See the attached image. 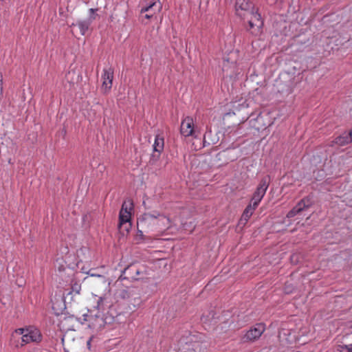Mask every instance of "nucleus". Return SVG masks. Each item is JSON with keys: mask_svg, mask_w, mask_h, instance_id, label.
I'll use <instances>...</instances> for the list:
<instances>
[{"mask_svg": "<svg viewBox=\"0 0 352 352\" xmlns=\"http://www.w3.org/2000/svg\"><path fill=\"white\" fill-rule=\"evenodd\" d=\"M258 206L250 203L245 208L240 219L239 223L245 225L252 217Z\"/></svg>", "mask_w": 352, "mask_h": 352, "instance_id": "14", "label": "nucleus"}, {"mask_svg": "<svg viewBox=\"0 0 352 352\" xmlns=\"http://www.w3.org/2000/svg\"><path fill=\"white\" fill-rule=\"evenodd\" d=\"M181 134L185 137L191 136L194 133V121L190 117L185 118L181 124Z\"/></svg>", "mask_w": 352, "mask_h": 352, "instance_id": "10", "label": "nucleus"}, {"mask_svg": "<svg viewBox=\"0 0 352 352\" xmlns=\"http://www.w3.org/2000/svg\"><path fill=\"white\" fill-rule=\"evenodd\" d=\"M352 142V130H351L349 132H344L342 134H341L340 136L335 138L333 140H332L329 144V146H344L346 144H348L349 143Z\"/></svg>", "mask_w": 352, "mask_h": 352, "instance_id": "11", "label": "nucleus"}, {"mask_svg": "<svg viewBox=\"0 0 352 352\" xmlns=\"http://www.w3.org/2000/svg\"><path fill=\"white\" fill-rule=\"evenodd\" d=\"M133 208V204L131 200L124 201L122 205L119 214V227L122 228L124 224L129 223L126 230H128L131 228V210Z\"/></svg>", "mask_w": 352, "mask_h": 352, "instance_id": "4", "label": "nucleus"}, {"mask_svg": "<svg viewBox=\"0 0 352 352\" xmlns=\"http://www.w3.org/2000/svg\"><path fill=\"white\" fill-rule=\"evenodd\" d=\"M72 290L69 292L67 294V296L72 294L74 292H75L76 294H79L80 290V285L78 284H75L74 286H72Z\"/></svg>", "mask_w": 352, "mask_h": 352, "instance_id": "17", "label": "nucleus"}, {"mask_svg": "<svg viewBox=\"0 0 352 352\" xmlns=\"http://www.w3.org/2000/svg\"><path fill=\"white\" fill-rule=\"evenodd\" d=\"M265 327L263 323L256 324L253 328L250 329L244 336L246 340L254 341L258 339L265 331Z\"/></svg>", "mask_w": 352, "mask_h": 352, "instance_id": "9", "label": "nucleus"}, {"mask_svg": "<svg viewBox=\"0 0 352 352\" xmlns=\"http://www.w3.org/2000/svg\"><path fill=\"white\" fill-rule=\"evenodd\" d=\"M113 69L111 67L104 68L102 75V90L104 93L109 92L112 87L113 79Z\"/></svg>", "mask_w": 352, "mask_h": 352, "instance_id": "7", "label": "nucleus"}, {"mask_svg": "<svg viewBox=\"0 0 352 352\" xmlns=\"http://www.w3.org/2000/svg\"><path fill=\"white\" fill-rule=\"evenodd\" d=\"M92 339L93 338L91 337L87 342V348L89 349V350L91 351V341H92Z\"/></svg>", "mask_w": 352, "mask_h": 352, "instance_id": "20", "label": "nucleus"}, {"mask_svg": "<svg viewBox=\"0 0 352 352\" xmlns=\"http://www.w3.org/2000/svg\"><path fill=\"white\" fill-rule=\"evenodd\" d=\"M102 301V298H100V300L98 301V307L100 306V302Z\"/></svg>", "mask_w": 352, "mask_h": 352, "instance_id": "23", "label": "nucleus"}, {"mask_svg": "<svg viewBox=\"0 0 352 352\" xmlns=\"http://www.w3.org/2000/svg\"><path fill=\"white\" fill-rule=\"evenodd\" d=\"M235 8L236 14L241 17L250 16L248 21L249 31L252 34L258 35L261 32L263 22L250 0H236Z\"/></svg>", "mask_w": 352, "mask_h": 352, "instance_id": "1", "label": "nucleus"}, {"mask_svg": "<svg viewBox=\"0 0 352 352\" xmlns=\"http://www.w3.org/2000/svg\"><path fill=\"white\" fill-rule=\"evenodd\" d=\"M14 333L21 336V346L31 343L38 344L43 340V336L40 329L34 326H28L24 328L17 329L15 330Z\"/></svg>", "mask_w": 352, "mask_h": 352, "instance_id": "3", "label": "nucleus"}, {"mask_svg": "<svg viewBox=\"0 0 352 352\" xmlns=\"http://www.w3.org/2000/svg\"><path fill=\"white\" fill-rule=\"evenodd\" d=\"M269 184L270 178L268 177L262 178L255 191L254 192L250 203L254 204V206H258L260 202L266 193Z\"/></svg>", "mask_w": 352, "mask_h": 352, "instance_id": "5", "label": "nucleus"}, {"mask_svg": "<svg viewBox=\"0 0 352 352\" xmlns=\"http://www.w3.org/2000/svg\"><path fill=\"white\" fill-rule=\"evenodd\" d=\"M312 204L311 199L307 197L301 199L289 212L287 214V218H292L297 214L309 208Z\"/></svg>", "mask_w": 352, "mask_h": 352, "instance_id": "8", "label": "nucleus"}, {"mask_svg": "<svg viewBox=\"0 0 352 352\" xmlns=\"http://www.w3.org/2000/svg\"><path fill=\"white\" fill-rule=\"evenodd\" d=\"M97 10L98 9L90 8L89 10V17L87 19L78 20L76 23H72L71 26L77 25L80 30L81 35H85L89 30L93 21L97 16V14H96Z\"/></svg>", "mask_w": 352, "mask_h": 352, "instance_id": "6", "label": "nucleus"}, {"mask_svg": "<svg viewBox=\"0 0 352 352\" xmlns=\"http://www.w3.org/2000/svg\"><path fill=\"white\" fill-rule=\"evenodd\" d=\"M231 64H232V66H234V62H232Z\"/></svg>", "mask_w": 352, "mask_h": 352, "instance_id": "24", "label": "nucleus"}, {"mask_svg": "<svg viewBox=\"0 0 352 352\" xmlns=\"http://www.w3.org/2000/svg\"><path fill=\"white\" fill-rule=\"evenodd\" d=\"M164 137L160 135H156L155 138L154 144L153 145V151L162 153L164 150Z\"/></svg>", "mask_w": 352, "mask_h": 352, "instance_id": "15", "label": "nucleus"}, {"mask_svg": "<svg viewBox=\"0 0 352 352\" xmlns=\"http://www.w3.org/2000/svg\"><path fill=\"white\" fill-rule=\"evenodd\" d=\"M138 225L142 228H149L150 226H157L160 229L169 228L170 226V219L159 212L154 211L153 212L144 213L138 219Z\"/></svg>", "mask_w": 352, "mask_h": 352, "instance_id": "2", "label": "nucleus"}, {"mask_svg": "<svg viewBox=\"0 0 352 352\" xmlns=\"http://www.w3.org/2000/svg\"><path fill=\"white\" fill-rule=\"evenodd\" d=\"M145 15H144V17L146 19H150L154 14H155V12H151V13H148V12H145Z\"/></svg>", "mask_w": 352, "mask_h": 352, "instance_id": "19", "label": "nucleus"}, {"mask_svg": "<svg viewBox=\"0 0 352 352\" xmlns=\"http://www.w3.org/2000/svg\"><path fill=\"white\" fill-rule=\"evenodd\" d=\"M88 274H89L91 276H99V277H100V276H101L100 275L96 274V273H94V274L90 273V272H88Z\"/></svg>", "mask_w": 352, "mask_h": 352, "instance_id": "22", "label": "nucleus"}, {"mask_svg": "<svg viewBox=\"0 0 352 352\" xmlns=\"http://www.w3.org/2000/svg\"><path fill=\"white\" fill-rule=\"evenodd\" d=\"M228 64V60L224 58L223 63V71L225 72L227 70V65Z\"/></svg>", "mask_w": 352, "mask_h": 352, "instance_id": "18", "label": "nucleus"}, {"mask_svg": "<svg viewBox=\"0 0 352 352\" xmlns=\"http://www.w3.org/2000/svg\"><path fill=\"white\" fill-rule=\"evenodd\" d=\"M194 338V336L187 338V341L182 347V352H200L201 343Z\"/></svg>", "mask_w": 352, "mask_h": 352, "instance_id": "12", "label": "nucleus"}, {"mask_svg": "<svg viewBox=\"0 0 352 352\" xmlns=\"http://www.w3.org/2000/svg\"><path fill=\"white\" fill-rule=\"evenodd\" d=\"M161 153L153 151L150 158V163L153 164L160 159Z\"/></svg>", "mask_w": 352, "mask_h": 352, "instance_id": "16", "label": "nucleus"}, {"mask_svg": "<svg viewBox=\"0 0 352 352\" xmlns=\"http://www.w3.org/2000/svg\"><path fill=\"white\" fill-rule=\"evenodd\" d=\"M349 352H352V344L346 346Z\"/></svg>", "mask_w": 352, "mask_h": 352, "instance_id": "21", "label": "nucleus"}, {"mask_svg": "<svg viewBox=\"0 0 352 352\" xmlns=\"http://www.w3.org/2000/svg\"><path fill=\"white\" fill-rule=\"evenodd\" d=\"M162 9V5L159 0H154L144 6H142L140 10V13L144 14L145 12L151 13L155 12V14L160 12Z\"/></svg>", "mask_w": 352, "mask_h": 352, "instance_id": "13", "label": "nucleus"}]
</instances>
